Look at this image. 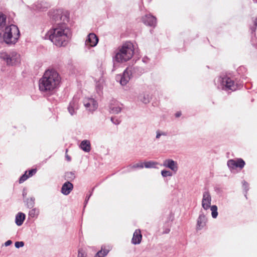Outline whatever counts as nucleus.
<instances>
[{"label":"nucleus","instance_id":"1","mask_svg":"<svg viewBox=\"0 0 257 257\" xmlns=\"http://www.w3.org/2000/svg\"><path fill=\"white\" fill-rule=\"evenodd\" d=\"M46 37L57 47H65L70 41L72 32L64 22L58 23L47 32Z\"/></svg>","mask_w":257,"mask_h":257},{"label":"nucleus","instance_id":"2","mask_svg":"<svg viewBox=\"0 0 257 257\" xmlns=\"http://www.w3.org/2000/svg\"><path fill=\"white\" fill-rule=\"evenodd\" d=\"M61 80V76L57 71L48 69L39 80V90L43 94H51L59 87Z\"/></svg>","mask_w":257,"mask_h":257},{"label":"nucleus","instance_id":"3","mask_svg":"<svg viewBox=\"0 0 257 257\" xmlns=\"http://www.w3.org/2000/svg\"><path fill=\"white\" fill-rule=\"evenodd\" d=\"M134 53V45L130 42H126L120 46L113 57L114 64L115 63H124L130 60Z\"/></svg>","mask_w":257,"mask_h":257},{"label":"nucleus","instance_id":"4","mask_svg":"<svg viewBox=\"0 0 257 257\" xmlns=\"http://www.w3.org/2000/svg\"><path fill=\"white\" fill-rule=\"evenodd\" d=\"M20 37V31L18 27L11 24L5 28L3 34L4 42L9 45L15 44Z\"/></svg>","mask_w":257,"mask_h":257},{"label":"nucleus","instance_id":"5","mask_svg":"<svg viewBox=\"0 0 257 257\" xmlns=\"http://www.w3.org/2000/svg\"><path fill=\"white\" fill-rule=\"evenodd\" d=\"M217 88L226 91H234L237 89V85L227 76H220L217 79Z\"/></svg>","mask_w":257,"mask_h":257},{"label":"nucleus","instance_id":"6","mask_svg":"<svg viewBox=\"0 0 257 257\" xmlns=\"http://www.w3.org/2000/svg\"><path fill=\"white\" fill-rule=\"evenodd\" d=\"M0 59L5 61L7 65L13 66L20 63V55L15 51L0 52Z\"/></svg>","mask_w":257,"mask_h":257},{"label":"nucleus","instance_id":"7","mask_svg":"<svg viewBox=\"0 0 257 257\" xmlns=\"http://www.w3.org/2000/svg\"><path fill=\"white\" fill-rule=\"evenodd\" d=\"M83 105L89 111L92 112L95 110L98 107L96 101L93 98L86 97L83 99Z\"/></svg>","mask_w":257,"mask_h":257},{"label":"nucleus","instance_id":"8","mask_svg":"<svg viewBox=\"0 0 257 257\" xmlns=\"http://www.w3.org/2000/svg\"><path fill=\"white\" fill-rule=\"evenodd\" d=\"M131 75V71L126 68L122 75L117 76L116 80L119 81L121 85H125L130 81Z\"/></svg>","mask_w":257,"mask_h":257},{"label":"nucleus","instance_id":"9","mask_svg":"<svg viewBox=\"0 0 257 257\" xmlns=\"http://www.w3.org/2000/svg\"><path fill=\"white\" fill-rule=\"evenodd\" d=\"M211 196L208 191H206L203 192V198L202 200V208L207 210L211 206Z\"/></svg>","mask_w":257,"mask_h":257},{"label":"nucleus","instance_id":"10","mask_svg":"<svg viewBox=\"0 0 257 257\" xmlns=\"http://www.w3.org/2000/svg\"><path fill=\"white\" fill-rule=\"evenodd\" d=\"M245 165V162L242 159H238L236 161L234 160H229L227 161V166L230 170L234 169L236 168L242 169Z\"/></svg>","mask_w":257,"mask_h":257},{"label":"nucleus","instance_id":"11","mask_svg":"<svg viewBox=\"0 0 257 257\" xmlns=\"http://www.w3.org/2000/svg\"><path fill=\"white\" fill-rule=\"evenodd\" d=\"M98 42V39L94 33H90L85 41V46L88 48L95 47Z\"/></svg>","mask_w":257,"mask_h":257},{"label":"nucleus","instance_id":"12","mask_svg":"<svg viewBox=\"0 0 257 257\" xmlns=\"http://www.w3.org/2000/svg\"><path fill=\"white\" fill-rule=\"evenodd\" d=\"M163 166L176 173L178 170V165L177 162L172 159H168L163 161Z\"/></svg>","mask_w":257,"mask_h":257},{"label":"nucleus","instance_id":"13","mask_svg":"<svg viewBox=\"0 0 257 257\" xmlns=\"http://www.w3.org/2000/svg\"><path fill=\"white\" fill-rule=\"evenodd\" d=\"M78 108V100L76 97H73V99L70 102L68 106V110L69 113L71 115H73L76 113V111Z\"/></svg>","mask_w":257,"mask_h":257},{"label":"nucleus","instance_id":"14","mask_svg":"<svg viewBox=\"0 0 257 257\" xmlns=\"http://www.w3.org/2000/svg\"><path fill=\"white\" fill-rule=\"evenodd\" d=\"M142 21L146 25L151 27H155L157 23L156 18L151 15H145L142 18Z\"/></svg>","mask_w":257,"mask_h":257},{"label":"nucleus","instance_id":"15","mask_svg":"<svg viewBox=\"0 0 257 257\" xmlns=\"http://www.w3.org/2000/svg\"><path fill=\"white\" fill-rule=\"evenodd\" d=\"M73 189V185L70 181H66L62 186L61 192L64 195H69Z\"/></svg>","mask_w":257,"mask_h":257},{"label":"nucleus","instance_id":"16","mask_svg":"<svg viewBox=\"0 0 257 257\" xmlns=\"http://www.w3.org/2000/svg\"><path fill=\"white\" fill-rule=\"evenodd\" d=\"M207 218L202 210L200 212L199 216L197 219V228L198 229H201L204 227L207 222Z\"/></svg>","mask_w":257,"mask_h":257},{"label":"nucleus","instance_id":"17","mask_svg":"<svg viewBox=\"0 0 257 257\" xmlns=\"http://www.w3.org/2000/svg\"><path fill=\"white\" fill-rule=\"evenodd\" d=\"M49 7V4L46 2L38 1L34 4L33 8L37 11H44L46 10Z\"/></svg>","mask_w":257,"mask_h":257},{"label":"nucleus","instance_id":"18","mask_svg":"<svg viewBox=\"0 0 257 257\" xmlns=\"http://www.w3.org/2000/svg\"><path fill=\"white\" fill-rule=\"evenodd\" d=\"M142 239V235L140 229L135 230L132 239V243L134 244H139L141 243Z\"/></svg>","mask_w":257,"mask_h":257},{"label":"nucleus","instance_id":"19","mask_svg":"<svg viewBox=\"0 0 257 257\" xmlns=\"http://www.w3.org/2000/svg\"><path fill=\"white\" fill-rule=\"evenodd\" d=\"M57 16H59V19L63 22H68L69 20V14L67 12L63 13L60 10H57L55 12V15L54 16V19L58 20Z\"/></svg>","mask_w":257,"mask_h":257},{"label":"nucleus","instance_id":"20","mask_svg":"<svg viewBox=\"0 0 257 257\" xmlns=\"http://www.w3.org/2000/svg\"><path fill=\"white\" fill-rule=\"evenodd\" d=\"M80 148L85 152H89L91 150L90 141L86 140L82 141L80 143Z\"/></svg>","mask_w":257,"mask_h":257},{"label":"nucleus","instance_id":"21","mask_svg":"<svg viewBox=\"0 0 257 257\" xmlns=\"http://www.w3.org/2000/svg\"><path fill=\"white\" fill-rule=\"evenodd\" d=\"M25 219V214L22 212H19L16 216L15 222L18 226H21Z\"/></svg>","mask_w":257,"mask_h":257},{"label":"nucleus","instance_id":"22","mask_svg":"<svg viewBox=\"0 0 257 257\" xmlns=\"http://www.w3.org/2000/svg\"><path fill=\"white\" fill-rule=\"evenodd\" d=\"M109 251L108 249L105 248V247H101V250H99L95 255L94 257H105L107 255Z\"/></svg>","mask_w":257,"mask_h":257},{"label":"nucleus","instance_id":"23","mask_svg":"<svg viewBox=\"0 0 257 257\" xmlns=\"http://www.w3.org/2000/svg\"><path fill=\"white\" fill-rule=\"evenodd\" d=\"M151 97L149 94L144 93L139 96V99L143 103L147 104L150 102Z\"/></svg>","mask_w":257,"mask_h":257},{"label":"nucleus","instance_id":"24","mask_svg":"<svg viewBox=\"0 0 257 257\" xmlns=\"http://www.w3.org/2000/svg\"><path fill=\"white\" fill-rule=\"evenodd\" d=\"M110 112L112 113L118 114L121 110V108L119 106L110 104L109 105Z\"/></svg>","mask_w":257,"mask_h":257},{"label":"nucleus","instance_id":"25","mask_svg":"<svg viewBox=\"0 0 257 257\" xmlns=\"http://www.w3.org/2000/svg\"><path fill=\"white\" fill-rule=\"evenodd\" d=\"M144 168V163H137L133 165H129L127 166L126 169L128 171H131L133 169L140 168L142 169Z\"/></svg>","mask_w":257,"mask_h":257},{"label":"nucleus","instance_id":"26","mask_svg":"<svg viewBox=\"0 0 257 257\" xmlns=\"http://www.w3.org/2000/svg\"><path fill=\"white\" fill-rule=\"evenodd\" d=\"M158 164V163L156 162L150 161L145 162L144 163V167H145L146 168H156V165Z\"/></svg>","mask_w":257,"mask_h":257},{"label":"nucleus","instance_id":"27","mask_svg":"<svg viewBox=\"0 0 257 257\" xmlns=\"http://www.w3.org/2000/svg\"><path fill=\"white\" fill-rule=\"evenodd\" d=\"M65 177L66 180L72 181L76 177L75 172L74 171L66 172L65 175Z\"/></svg>","mask_w":257,"mask_h":257},{"label":"nucleus","instance_id":"28","mask_svg":"<svg viewBox=\"0 0 257 257\" xmlns=\"http://www.w3.org/2000/svg\"><path fill=\"white\" fill-rule=\"evenodd\" d=\"M39 214V210L36 208L32 209L29 211V215L32 217H37Z\"/></svg>","mask_w":257,"mask_h":257},{"label":"nucleus","instance_id":"29","mask_svg":"<svg viewBox=\"0 0 257 257\" xmlns=\"http://www.w3.org/2000/svg\"><path fill=\"white\" fill-rule=\"evenodd\" d=\"M35 200L34 197L27 199L26 201L27 206L30 208H33L35 205Z\"/></svg>","mask_w":257,"mask_h":257},{"label":"nucleus","instance_id":"30","mask_svg":"<svg viewBox=\"0 0 257 257\" xmlns=\"http://www.w3.org/2000/svg\"><path fill=\"white\" fill-rule=\"evenodd\" d=\"M6 25V16L0 13V29L5 27Z\"/></svg>","mask_w":257,"mask_h":257},{"label":"nucleus","instance_id":"31","mask_svg":"<svg viewBox=\"0 0 257 257\" xmlns=\"http://www.w3.org/2000/svg\"><path fill=\"white\" fill-rule=\"evenodd\" d=\"M211 211L212 218H216L218 216L217 207L216 205H212L210 207Z\"/></svg>","mask_w":257,"mask_h":257},{"label":"nucleus","instance_id":"32","mask_svg":"<svg viewBox=\"0 0 257 257\" xmlns=\"http://www.w3.org/2000/svg\"><path fill=\"white\" fill-rule=\"evenodd\" d=\"M252 21L253 23V26L250 27V30L252 33H253L255 31L256 28H257V17L256 18H253L252 19Z\"/></svg>","mask_w":257,"mask_h":257},{"label":"nucleus","instance_id":"33","mask_svg":"<svg viewBox=\"0 0 257 257\" xmlns=\"http://www.w3.org/2000/svg\"><path fill=\"white\" fill-rule=\"evenodd\" d=\"M161 175L163 177H166L167 176H171L172 174L169 171L164 170L161 171Z\"/></svg>","mask_w":257,"mask_h":257},{"label":"nucleus","instance_id":"34","mask_svg":"<svg viewBox=\"0 0 257 257\" xmlns=\"http://www.w3.org/2000/svg\"><path fill=\"white\" fill-rule=\"evenodd\" d=\"M27 171H26L25 173L23 174L20 178L19 179V183H22L25 181H26L28 178H29V176H28L27 174Z\"/></svg>","mask_w":257,"mask_h":257},{"label":"nucleus","instance_id":"35","mask_svg":"<svg viewBox=\"0 0 257 257\" xmlns=\"http://www.w3.org/2000/svg\"><path fill=\"white\" fill-rule=\"evenodd\" d=\"M110 119L111 122L115 125H118L120 122V121L115 117H111Z\"/></svg>","mask_w":257,"mask_h":257},{"label":"nucleus","instance_id":"36","mask_svg":"<svg viewBox=\"0 0 257 257\" xmlns=\"http://www.w3.org/2000/svg\"><path fill=\"white\" fill-rule=\"evenodd\" d=\"M15 245L16 248H19L24 245V242L23 241H17L15 242Z\"/></svg>","mask_w":257,"mask_h":257},{"label":"nucleus","instance_id":"37","mask_svg":"<svg viewBox=\"0 0 257 257\" xmlns=\"http://www.w3.org/2000/svg\"><path fill=\"white\" fill-rule=\"evenodd\" d=\"M242 186H243V189L244 190H245L246 193L247 192V191L248 190L249 188H248V183L245 181H243L242 182Z\"/></svg>","mask_w":257,"mask_h":257},{"label":"nucleus","instance_id":"38","mask_svg":"<svg viewBox=\"0 0 257 257\" xmlns=\"http://www.w3.org/2000/svg\"><path fill=\"white\" fill-rule=\"evenodd\" d=\"M77 257H86L82 249H79Z\"/></svg>","mask_w":257,"mask_h":257},{"label":"nucleus","instance_id":"39","mask_svg":"<svg viewBox=\"0 0 257 257\" xmlns=\"http://www.w3.org/2000/svg\"><path fill=\"white\" fill-rule=\"evenodd\" d=\"M36 172L37 170L36 169H31L29 171V175L28 176H29V177H31L34 175L36 173Z\"/></svg>","mask_w":257,"mask_h":257},{"label":"nucleus","instance_id":"40","mask_svg":"<svg viewBox=\"0 0 257 257\" xmlns=\"http://www.w3.org/2000/svg\"><path fill=\"white\" fill-rule=\"evenodd\" d=\"M68 152V150L66 149V155H65V158L66 159V160L69 162L71 161V157L70 156H69L67 154V153Z\"/></svg>","mask_w":257,"mask_h":257},{"label":"nucleus","instance_id":"41","mask_svg":"<svg viewBox=\"0 0 257 257\" xmlns=\"http://www.w3.org/2000/svg\"><path fill=\"white\" fill-rule=\"evenodd\" d=\"M12 243V241L11 240H8L5 242V245L6 246H8Z\"/></svg>","mask_w":257,"mask_h":257},{"label":"nucleus","instance_id":"42","mask_svg":"<svg viewBox=\"0 0 257 257\" xmlns=\"http://www.w3.org/2000/svg\"><path fill=\"white\" fill-rule=\"evenodd\" d=\"M161 136H162V134H161V133H160L159 131L157 132V134H156V138L157 139L160 138V137Z\"/></svg>","mask_w":257,"mask_h":257},{"label":"nucleus","instance_id":"43","mask_svg":"<svg viewBox=\"0 0 257 257\" xmlns=\"http://www.w3.org/2000/svg\"><path fill=\"white\" fill-rule=\"evenodd\" d=\"M97 90L101 91L102 89V87L101 86H100L99 84H97L96 86Z\"/></svg>","mask_w":257,"mask_h":257},{"label":"nucleus","instance_id":"44","mask_svg":"<svg viewBox=\"0 0 257 257\" xmlns=\"http://www.w3.org/2000/svg\"><path fill=\"white\" fill-rule=\"evenodd\" d=\"M91 194H92V193H90V194L89 196H86V199H85V202H86V203H87V202H88V200L89 199V198L90 197Z\"/></svg>","mask_w":257,"mask_h":257},{"label":"nucleus","instance_id":"45","mask_svg":"<svg viewBox=\"0 0 257 257\" xmlns=\"http://www.w3.org/2000/svg\"><path fill=\"white\" fill-rule=\"evenodd\" d=\"M181 115V113L180 111L176 112L175 114V116L176 117H178L180 116Z\"/></svg>","mask_w":257,"mask_h":257},{"label":"nucleus","instance_id":"46","mask_svg":"<svg viewBox=\"0 0 257 257\" xmlns=\"http://www.w3.org/2000/svg\"><path fill=\"white\" fill-rule=\"evenodd\" d=\"M143 61L145 63H147L148 62V58H145V57L143 58Z\"/></svg>","mask_w":257,"mask_h":257},{"label":"nucleus","instance_id":"47","mask_svg":"<svg viewBox=\"0 0 257 257\" xmlns=\"http://www.w3.org/2000/svg\"><path fill=\"white\" fill-rule=\"evenodd\" d=\"M170 231V230L169 229H166L165 231H164V233H168Z\"/></svg>","mask_w":257,"mask_h":257},{"label":"nucleus","instance_id":"48","mask_svg":"<svg viewBox=\"0 0 257 257\" xmlns=\"http://www.w3.org/2000/svg\"><path fill=\"white\" fill-rule=\"evenodd\" d=\"M26 194H26V192H23V196H24V197H25V196L26 195Z\"/></svg>","mask_w":257,"mask_h":257},{"label":"nucleus","instance_id":"49","mask_svg":"<svg viewBox=\"0 0 257 257\" xmlns=\"http://www.w3.org/2000/svg\"><path fill=\"white\" fill-rule=\"evenodd\" d=\"M162 134V136H165L166 134L165 133H161Z\"/></svg>","mask_w":257,"mask_h":257},{"label":"nucleus","instance_id":"50","mask_svg":"<svg viewBox=\"0 0 257 257\" xmlns=\"http://www.w3.org/2000/svg\"><path fill=\"white\" fill-rule=\"evenodd\" d=\"M254 3H257V0H253Z\"/></svg>","mask_w":257,"mask_h":257}]
</instances>
